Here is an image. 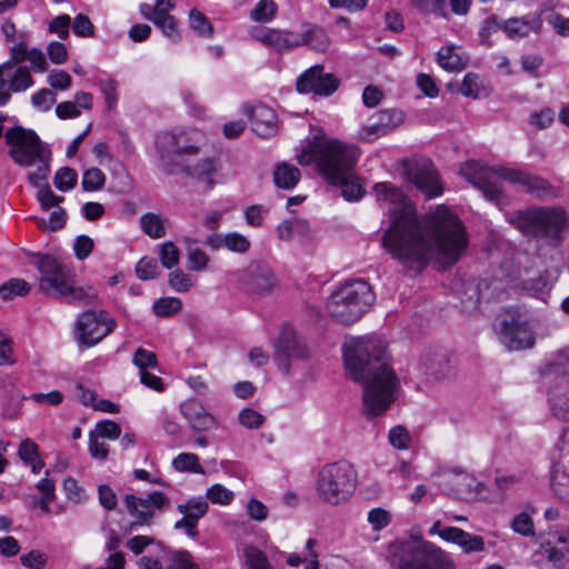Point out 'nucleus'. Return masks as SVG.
I'll return each instance as SVG.
<instances>
[{"instance_id":"nucleus-1","label":"nucleus","mask_w":569,"mask_h":569,"mask_svg":"<svg viewBox=\"0 0 569 569\" xmlns=\"http://www.w3.org/2000/svg\"><path fill=\"white\" fill-rule=\"evenodd\" d=\"M468 244L466 227L450 209L438 206L419 220L412 201L393 188V257L408 271L421 272L429 263L449 270Z\"/></svg>"},{"instance_id":"nucleus-2","label":"nucleus","mask_w":569,"mask_h":569,"mask_svg":"<svg viewBox=\"0 0 569 569\" xmlns=\"http://www.w3.org/2000/svg\"><path fill=\"white\" fill-rule=\"evenodd\" d=\"M389 346L386 336L373 333L349 338L342 347L348 377L363 386V407L369 419L382 415L391 403Z\"/></svg>"},{"instance_id":"nucleus-3","label":"nucleus","mask_w":569,"mask_h":569,"mask_svg":"<svg viewBox=\"0 0 569 569\" xmlns=\"http://www.w3.org/2000/svg\"><path fill=\"white\" fill-rule=\"evenodd\" d=\"M461 176L473 187L479 189L486 199L500 206L503 202V192L500 180L519 183L527 191L543 196L549 193L550 183L536 174L507 167H488L477 161H467L460 168Z\"/></svg>"},{"instance_id":"nucleus-4","label":"nucleus","mask_w":569,"mask_h":569,"mask_svg":"<svg viewBox=\"0 0 569 569\" xmlns=\"http://www.w3.org/2000/svg\"><path fill=\"white\" fill-rule=\"evenodd\" d=\"M38 269L41 292L64 298L70 303L91 306L97 302L98 293L93 287H77L76 272L50 254H39L33 262Z\"/></svg>"},{"instance_id":"nucleus-5","label":"nucleus","mask_w":569,"mask_h":569,"mask_svg":"<svg viewBox=\"0 0 569 569\" xmlns=\"http://www.w3.org/2000/svg\"><path fill=\"white\" fill-rule=\"evenodd\" d=\"M4 141L9 147L8 154L14 163L21 167H37L36 171L28 174L32 186H39L47 180L51 151L33 130L14 126L4 132Z\"/></svg>"},{"instance_id":"nucleus-6","label":"nucleus","mask_w":569,"mask_h":569,"mask_svg":"<svg viewBox=\"0 0 569 569\" xmlns=\"http://www.w3.org/2000/svg\"><path fill=\"white\" fill-rule=\"evenodd\" d=\"M373 301L371 286L362 279H355L345 282L330 295L327 309L332 318L348 325L358 321Z\"/></svg>"},{"instance_id":"nucleus-7","label":"nucleus","mask_w":569,"mask_h":569,"mask_svg":"<svg viewBox=\"0 0 569 569\" xmlns=\"http://www.w3.org/2000/svg\"><path fill=\"white\" fill-rule=\"evenodd\" d=\"M393 562L398 569H456L447 551L420 536L393 543Z\"/></svg>"},{"instance_id":"nucleus-8","label":"nucleus","mask_w":569,"mask_h":569,"mask_svg":"<svg viewBox=\"0 0 569 569\" xmlns=\"http://www.w3.org/2000/svg\"><path fill=\"white\" fill-rule=\"evenodd\" d=\"M316 485L318 497L336 506L347 501L355 492L357 471L346 460L327 463L319 470Z\"/></svg>"},{"instance_id":"nucleus-9","label":"nucleus","mask_w":569,"mask_h":569,"mask_svg":"<svg viewBox=\"0 0 569 569\" xmlns=\"http://www.w3.org/2000/svg\"><path fill=\"white\" fill-rule=\"evenodd\" d=\"M358 158L356 147L333 139L319 142L313 150L319 172L328 183L341 181L355 169Z\"/></svg>"},{"instance_id":"nucleus-10","label":"nucleus","mask_w":569,"mask_h":569,"mask_svg":"<svg viewBox=\"0 0 569 569\" xmlns=\"http://www.w3.org/2000/svg\"><path fill=\"white\" fill-rule=\"evenodd\" d=\"M509 221L526 236L556 239L563 231L567 217L560 208H532L512 212Z\"/></svg>"},{"instance_id":"nucleus-11","label":"nucleus","mask_w":569,"mask_h":569,"mask_svg":"<svg viewBox=\"0 0 569 569\" xmlns=\"http://www.w3.org/2000/svg\"><path fill=\"white\" fill-rule=\"evenodd\" d=\"M400 176L412 183L428 199L439 197L443 184L433 162L425 157L402 158L398 162Z\"/></svg>"},{"instance_id":"nucleus-12","label":"nucleus","mask_w":569,"mask_h":569,"mask_svg":"<svg viewBox=\"0 0 569 569\" xmlns=\"http://www.w3.org/2000/svg\"><path fill=\"white\" fill-rule=\"evenodd\" d=\"M499 341L511 351L532 348L535 333L529 321L518 310H507L497 325Z\"/></svg>"},{"instance_id":"nucleus-13","label":"nucleus","mask_w":569,"mask_h":569,"mask_svg":"<svg viewBox=\"0 0 569 569\" xmlns=\"http://www.w3.org/2000/svg\"><path fill=\"white\" fill-rule=\"evenodd\" d=\"M203 144V134L193 129L162 132L157 136L156 147L161 160L172 157L187 158L199 153Z\"/></svg>"},{"instance_id":"nucleus-14","label":"nucleus","mask_w":569,"mask_h":569,"mask_svg":"<svg viewBox=\"0 0 569 569\" xmlns=\"http://www.w3.org/2000/svg\"><path fill=\"white\" fill-rule=\"evenodd\" d=\"M114 327L116 321L106 311L88 310L78 318L76 336L81 345L92 347L107 337Z\"/></svg>"},{"instance_id":"nucleus-15","label":"nucleus","mask_w":569,"mask_h":569,"mask_svg":"<svg viewBox=\"0 0 569 569\" xmlns=\"http://www.w3.org/2000/svg\"><path fill=\"white\" fill-rule=\"evenodd\" d=\"M124 506L134 519V525H149L157 510H161L169 505V498L162 491H152L146 498H139L134 495H126L123 498Z\"/></svg>"},{"instance_id":"nucleus-16","label":"nucleus","mask_w":569,"mask_h":569,"mask_svg":"<svg viewBox=\"0 0 569 569\" xmlns=\"http://www.w3.org/2000/svg\"><path fill=\"white\" fill-rule=\"evenodd\" d=\"M393 472L405 480L416 478V468L412 465L416 451L412 449V437L402 426L393 427Z\"/></svg>"},{"instance_id":"nucleus-17","label":"nucleus","mask_w":569,"mask_h":569,"mask_svg":"<svg viewBox=\"0 0 569 569\" xmlns=\"http://www.w3.org/2000/svg\"><path fill=\"white\" fill-rule=\"evenodd\" d=\"M30 70L24 66L0 64V107L6 106L11 93L24 92L33 86Z\"/></svg>"},{"instance_id":"nucleus-18","label":"nucleus","mask_w":569,"mask_h":569,"mask_svg":"<svg viewBox=\"0 0 569 569\" xmlns=\"http://www.w3.org/2000/svg\"><path fill=\"white\" fill-rule=\"evenodd\" d=\"M340 81L333 73H325L321 64H316L306 70L297 79V90L300 93H315L321 97L331 96Z\"/></svg>"},{"instance_id":"nucleus-19","label":"nucleus","mask_w":569,"mask_h":569,"mask_svg":"<svg viewBox=\"0 0 569 569\" xmlns=\"http://www.w3.org/2000/svg\"><path fill=\"white\" fill-rule=\"evenodd\" d=\"M419 370L429 381H440L450 371L448 352L437 346H430L420 356Z\"/></svg>"},{"instance_id":"nucleus-20","label":"nucleus","mask_w":569,"mask_h":569,"mask_svg":"<svg viewBox=\"0 0 569 569\" xmlns=\"http://www.w3.org/2000/svg\"><path fill=\"white\" fill-rule=\"evenodd\" d=\"M243 287L252 296L266 297L278 289V280L268 266L256 264L247 270Z\"/></svg>"},{"instance_id":"nucleus-21","label":"nucleus","mask_w":569,"mask_h":569,"mask_svg":"<svg viewBox=\"0 0 569 569\" xmlns=\"http://www.w3.org/2000/svg\"><path fill=\"white\" fill-rule=\"evenodd\" d=\"M244 113L251 120L252 130L262 138L273 137L278 131L277 114L266 104L246 107Z\"/></svg>"},{"instance_id":"nucleus-22","label":"nucleus","mask_w":569,"mask_h":569,"mask_svg":"<svg viewBox=\"0 0 569 569\" xmlns=\"http://www.w3.org/2000/svg\"><path fill=\"white\" fill-rule=\"evenodd\" d=\"M219 166L218 160L212 157H203L196 162L184 161L183 171L190 178L203 183L207 190H210L214 186L213 177L218 173Z\"/></svg>"},{"instance_id":"nucleus-23","label":"nucleus","mask_w":569,"mask_h":569,"mask_svg":"<svg viewBox=\"0 0 569 569\" xmlns=\"http://www.w3.org/2000/svg\"><path fill=\"white\" fill-rule=\"evenodd\" d=\"M307 355L306 347L297 338L292 330H284L276 345V359L280 366L288 370V360L303 358Z\"/></svg>"},{"instance_id":"nucleus-24","label":"nucleus","mask_w":569,"mask_h":569,"mask_svg":"<svg viewBox=\"0 0 569 569\" xmlns=\"http://www.w3.org/2000/svg\"><path fill=\"white\" fill-rule=\"evenodd\" d=\"M549 403L555 418L569 422V378H561L550 387Z\"/></svg>"},{"instance_id":"nucleus-25","label":"nucleus","mask_w":569,"mask_h":569,"mask_svg":"<svg viewBox=\"0 0 569 569\" xmlns=\"http://www.w3.org/2000/svg\"><path fill=\"white\" fill-rule=\"evenodd\" d=\"M181 413L189 421L192 429L207 431L217 426L216 418L210 415L202 405L194 399L184 401L181 405Z\"/></svg>"},{"instance_id":"nucleus-26","label":"nucleus","mask_w":569,"mask_h":569,"mask_svg":"<svg viewBox=\"0 0 569 569\" xmlns=\"http://www.w3.org/2000/svg\"><path fill=\"white\" fill-rule=\"evenodd\" d=\"M391 130V111L382 110L373 114L368 123L361 127L358 138L366 142H373L387 136Z\"/></svg>"},{"instance_id":"nucleus-27","label":"nucleus","mask_w":569,"mask_h":569,"mask_svg":"<svg viewBox=\"0 0 569 569\" xmlns=\"http://www.w3.org/2000/svg\"><path fill=\"white\" fill-rule=\"evenodd\" d=\"M442 539L458 545L466 553L485 550V540L482 537L471 535L458 527H446L442 531Z\"/></svg>"},{"instance_id":"nucleus-28","label":"nucleus","mask_w":569,"mask_h":569,"mask_svg":"<svg viewBox=\"0 0 569 569\" xmlns=\"http://www.w3.org/2000/svg\"><path fill=\"white\" fill-rule=\"evenodd\" d=\"M483 483L476 481L473 477L467 473H458L446 481L448 495L457 498H469L472 495H480Z\"/></svg>"},{"instance_id":"nucleus-29","label":"nucleus","mask_w":569,"mask_h":569,"mask_svg":"<svg viewBox=\"0 0 569 569\" xmlns=\"http://www.w3.org/2000/svg\"><path fill=\"white\" fill-rule=\"evenodd\" d=\"M542 21L539 17L511 18L503 21L502 30L511 39L527 37L530 32L539 33Z\"/></svg>"},{"instance_id":"nucleus-30","label":"nucleus","mask_w":569,"mask_h":569,"mask_svg":"<svg viewBox=\"0 0 569 569\" xmlns=\"http://www.w3.org/2000/svg\"><path fill=\"white\" fill-rule=\"evenodd\" d=\"M249 33L257 41L278 52L288 51L286 30L253 27Z\"/></svg>"},{"instance_id":"nucleus-31","label":"nucleus","mask_w":569,"mask_h":569,"mask_svg":"<svg viewBox=\"0 0 569 569\" xmlns=\"http://www.w3.org/2000/svg\"><path fill=\"white\" fill-rule=\"evenodd\" d=\"M543 375L555 382L569 378V350L558 351L546 366Z\"/></svg>"},{"instance_id":"nucleus-32","label":"nucleus","mask_w":569,"mask_h":569,"mask_svg":"<svg viewBox=\"0 0 569 569\" xmlns=\"http://www.w3.org/2000/svg\"><path fill=\"white\" fill-rule=\"evenodd\" d=\"M300 171L289 163H280L273 170L274 184L280 189L291 190L300 180Z\"/></svg>"},{"instance_id":"nucleus-33","label":"nucleus","mask_w":569,"mask_h":569,"mask_svg":"<svg viewBox=\"0 0 569 569\" xmlns=\"http://www.w3.org/2000/svg\"><path fill=\"white\" fill-rule=\"evenodd\" d=\"M330 184L340 187L341 194L347 201H358L366 193L365 187L361 180L355 174L353 169L350 170V173L346 174L341 181L331 182Z\"/></svg>"},{"instance_id":"nucleus-34","label":"nucleus","mask_w":569,"mask_h":569,"mask_svg":"<svg viewBox=\"0 0 569 569\" xmlns=\"http://www.w3.org/2000/svg\"><path fill=\"white\" fill-rule=\"evenodd\" d=\"M305 30L307 47L313 51L322 53L328 51L331 42L327 31L323 28L309 22H305Z\"/></svg>"},{"instance_id":"nucleus-35","label":"nucleus","mask_w":569,"mask_h":569,"mask_svg":"<svg viewBox=\"0 0 569 569\" xmlns=\"http://www.w3.org/2000/svg\"><path fill=\"white\" fill-rule=\"evenodd\" d=\"M439 66L450 72H459L467 67V61L457 52L455 46L441 48L437 53Z\"/></svg>"},{"instance_id":"nucleus-36","label":"nucleus","mask_w":569,"mask_h":569,"mask_svg":"<svg viewBox=\"0 0 569 569\" xmlns=\"http://www.w3.org/2000/svg\"><path fill=\"white\" fill-rule=\"evenodd\" d=\"M140 228L143 233L152 239L166 236L164 219L153 212H147L140 217Z\"/></svg>"},{"instance_id":"nucleus-37","label":"nucleus","mask_w":569,"mask_h":569,"mask_svg":"<svg viewBox=\"0 0 569 569\" xmlns=\"http://www.w3.org/2000/svg\"><path fill=\"white\" fill-rule=\"evenodd\" d=\"M177 509L184 518L198 522L208 512L209 506L207 499L200 496L191 498L184 503H179Z\"/></svg>"},{"instance_id":"nucleus-38","label":"nucleus","mask_w":569,"mask_h":569,"mask_svg":"<svg viewBox=\"0 0 569 569\" xmlns=\"http://www.w3.org/2000/svg\"><path fill=\"white\" fill-rule=\"evenodd\" d=\"M196 240L186 238V249L189 269L193 271H202L207 269L210 259L209 256L202 249L196 246Z\"/></svg>"},{"instance_id":"nucleus-39","label":"nucleus","mask_w":569,"mask_h":569,"mask_svg":"<svg viewBox=\"0 0 569 569\" xmlns=\"http://www.w3.org/2000/svg\"><path fill=\"white\" fill-rule=\"evenodd\" d=\"M278 6L273 0H260L250 11L249 17L254 22H270L277 14Z\"/></svg>"},{"instance_id":"nucleus-40","label":"nucleus","mask_w":569,"mask_h":569,"mask_svg":"<svg viewBox=\"0 0 569 569\" xmlns=\"http://www.w3.org/2000/svg\"><path fill=\"white\" fill-rule=\"evenodd\" d=\"M190 28L199 36L206 39H210L213 34V27L209 19L198 11L192 9L189 12Z\"/></svg>"},{"instance_id":"nucleus-41","label":"nucleus","mask_w":569,"mask_h":569,"mask_svg":"<svg viewBox=\"0 0 569 569\" xmlns=\"http://www.w3.org/2000/svg\"><path fill=\"white\" fill-rule=\"evenodd\" d=\"M152 22L162 30L163 34L172 42H178L181 38L178 21L173 16L153 17Z\"/></svg>"},{"instance_id":"nucleus-42","label":"nucleus","mask_w":569,"mask_h":569,"mask_svg":"<svg viewBox=\"0 0 569 569\" xmlns=\"http://www.w3.org/2000/svg\"><path fill=\"white\" fill-rule=\"evenodd\" d=\"M107 177L99 168L87 169L82 174L81 186L84 191H98L106 184Z\"/></svg>"},{"instance_id":"nucleus-43","label":"nucleus","mask_w":569,"mask_h":569,"mask_svg":"<svg viewBox=\"0 0 569 569\" xmlns=\"http://www.w3.org/2000/svg\"><path fill=\"white\" fill-rule=\"evenodd\" d=\"M182 308V302L179 298L167 297L156 300L152 305V311L157 317H170Z\"/></svg>"},{"instance_id":"nucleus-44","label":"nucleus","mask_w":569,"mask_h":569,"mask_svg":"<svg viewBox=\"0 0 569 569\" xmlns=\"http://www.w3.org/2000/svg\"><path fill=\"white\" fill-rule=\"evenodd\" d=\"M30 284L22 279H10L0 286V298L10 300L17 296H24L29 292Z\"/></svg>"},{"instance_id":"nucleus-45","label":"nucleus","mask_w":569,"mask_h":569,"mask_svg":"<svg viewBox=\"0 0 569 569\" xmlns=\"http://www.w3.org/2000/svg\"><path fill=\"white\" fill-rule=\"evenodd\" d=\"M172 466L177 471H188L194 473H203L204 470L199 463V458L194 453L183 452L178 455L173 461Z\"/></svg>"},{"instance_id":"nucleus-46","label":"nucleus","mask_w":569,"mask_h":569,"mask_svg":"<svg viewBox=\"0 0 569 569\" xmlns=\"http://www.w3.org/2000/svg\"><path fill=\"white\" fill-rule=\"evenodd\" d=\"M78 180V173L69 167L60 168L54 174V186L60 191H68L74 188Z\"/></svg>"},{"instance_id":"nucleus-47","label":"nucleus","mask_w":569,"mask_h":569,"mask_svg":"<svg viewBox=\"0 0 569 569\" xmlns=\"http://www.w3.org/2000/svg\"><path fill=\"white\" fill-rule=\"evenodd\" d=\"M89 435H93L94 438H106L116 440L121 436L120 426L112 420H102L96 423L94 429Z\"/></svg>"},{"instance_id":"nucleus-48","label":"nucleus","mask_w":569,"mask_h":569,"mask_svg":"<svg viewBox=\"0 0 569 569\" xmlns=\"http://www.w3.org/2000/svg\"><path fill=\"white\" fill-rule=\"evenodd\" d=\"M244 556L248 569H272L266 555L253 546L244 548Z\"/></svg>"},{"instance_id":"nucleus-49","label":"nucleus","mask_w":569,"mask_h":569,"mask_svg":"<svg viewBox=\"0 0 569 569\" xmlns=\"http://www.w3.org/2000/svg\"><path fill=\"white\" fill-rule=\"evenodd\" d=\"M206 499L217 505H229L233 500V492L220 483L208 488Z\"/></svg>"},{"instance_id":"nucleus-50","label":"nucleus","mask_w":569,"mask_h":569,"mask_svg":"<svg viewBox=\"0 0 569 569\" xmlns=\"http://www.w3.org/2000/svg\"><path fill=\"white\" fill-rule=\"evenodd\" d=\"M482 89V81L477 73L469 72L465 76L460 92L465 97L479 98Z\"/></svg>"},{"instance_id":"nucleus-51","label":"nucleus","mask_w":569,"mask_h":569,"mask_svg":"<svg viewBox=\"0 0 569 569\" xmlns=\"http://www.w3.org/2000/svg\"><path fill=\"white\" fill-rule=\"evenodd\" d=\"M16 363L13 353V340L6 331H0V366H10Z\"/></svg>"},{"instance_id":"nucleus-52","label":"nucleus","mask_w":569,"mask_h":569,"mask_svg":"<svg viewBox=\"0 0 569 569\" xmlns=\"http://www.w3.org/2000/svg\"><path fill=\"white\" fill-rule=\"evenodd\" d=\"M161 264L166 269H171L179 262V250L172 241L161 244L159 252Z\"/></svg>"},{"instance_id":"nucleus-53","label":"nucleus","mask_w":569,"mask_h":569,"mask_svg":"<svg viewBox=\"0 0 569 569\" xmlns=\"http://www.w3.org/2000/svg\"><path fill=\"white\" fill-rule=\"evenodd\" d=\"M224 248L230 251L244 253L250 248V241L247 237L238 232H230L224 234Z\"/></svg>"},{"instance_id":"nucleus-54","label":"nucleus","mask_w":569,"mask_h":569,"mask_svg":"<svg viewBox=\"0 0 569 569\" xmlns=\"http://www.w3.org/2000/svg\"><path fill=\"white\" fill-rule=\"evenodd\" d=\"M168 282L170 287L177 292H187L193 284L191 277L180 269L169 273Z\"/></svg>"},{"instance_id":"nucleus-55","label":"nucleus","mask_w":569,"mask_h":569,"mask_svg":"<svg viewBox=\"0 0 569 569\" xmlns=\"http://www.w3.org/2000/svg\"><path fill=\"white\" fill-rule=\"evenodd\" d=\"M306 222L301 219H292L282 221L277 228V234L280 240L288 241L295 232H299L305 228Z\"/></svg>"},{"instance_id":"nucleus-56","label":"nucleus","mask_w":569,"mask_h":569,"mask_svg":"<svg viewBox=\"0 0 569 569\" xmlns=\"http://www.w3.org/2000/svg\"><path fill=\"white\" fill-rule=\"evenodd\" d=\"M238 420L248 429H258L264 422V417L254 409L244 408L239 412Z\"/></svg>"},{"instance_id":"nucleus-57","label":"nucleus","mask_w":569,"mask_h":569,"mask_svg":"<svg viewBox=\"0 0 569 569\" xmlns=\"http://www.w3.org/2000/svg\"><path fill=\"white\" fill-rule=\"evenodd\" d=\"M56 102V94L49 89H41L31 96V104L40 110L48 111Z\"/></svg>"},{"instance_id":"nucleus-58","label":"nucleus","mask_w":569,"mask_h":569,"mask_svg":"<svg viewBox=\"0 0 569 569\" xmlns=\"http://www.w3.org/2000/svg\"><path fill=\"white\" fill-rule=\"evenodd\" d=\"M133 363L140 369V372H142L148 368H156L158 366L157 356L154 352L138 348L133 356Z\"/></svg>"},{"instance_id":"nucleus-59","label":"nucleus","mask_w":569,"mask_h":569,"mask_svg":"<svg viewBox=\"0 0 569 569\" xmlns=\"http://www.w3.org/2000/svg\"><path fill=\"white\" fill-rule=\"evenodd\" d=\"M368 522L373 531H380L390 523V515L382 508H373L368 512Z\"/></svg>"},{"instance_id":"nucleus-60","label":"nucleus","mask_w":569,"mask_h":569,"mask_svg":"<svg viewBox=\"0 0 569 569\" xmlns=\"http://www.w3.org/2000/svg\"><path fill=\"white\" fill-rule=\"evenodd\" d=\"M170 569H199L192 561L191 555L186 550L174 551L171 556Z\"/></svg>"},{"instance_id":"nucleus-61","label":"nucleus","mask_w":569,"mask_h":569,"mask_svg":"<svg viewBox=\"0 0 569 569\" xmlns=\"http://www.w3.org/2000/svg\"><path fill=\"white\" fill-rule=\"evenodd\" d=\"M18 456L24 465L32 462L33 459L39 457L38 445L29 438L23 439L19 445Z\"/></svg>"},{"instance_id":"nucleus-62","label":"nucleus","mask_w":569,"mask_h":569,"mask_svg":"<svg viewBox=\"0 0 569 569\" xmlns=\"http://www.w3.org/2000/svg\"><path fill=\"white\" fill-rule=\"evenodd\" d=\"M511 527L517 533L522 536H532L535 533L532 520L526 512L517 515L511 522Z\"/></svg>"},{"instance_id":"nucleus-63","label":"nucleus","mask_w":569,"mask_h":569,"mask_svg":"<svg viewBox=\"0 0 569 569\" xmlns=\"http://www.w3.org/2000/svg\"><path fill=\"white\" fill-rule=\"evenodd\" d=\"M158 263L154 259L142 258L136 267L139 279L149 280L157 276Z\"/></svg>"},{"instance_id":"nucleus-64","label":"nucleus","mask_w":569,"mask_h":569,"mask_svg":"<svg viewBox=\"0 0 569 569\" xmlns=\"http://www.w3.org/2000/svg\"><path fill=\"white\" fill-rule=\"evenodd\" d=\"M555 118V112L550 108H543L542 110L535 112L530 116V124L535 128L542 130L548 128Z\"/></svg>"}]
</instances>
